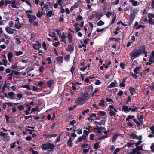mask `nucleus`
<instances>
[{
    "mask_svg": "<svg viewBox=\"0 0 154 154\" xmlns=\"http://www.w3.org/2000/svg\"><path fill=\"white\" fill-rule=\"evenodd\" d=\"M75 67L74 65H73L71 68L70 72L72 74H73L75 70Z\"/></svg>",
    "mask_w": 154,
    "mask_h": 154,
    "instance_id": "nucleus-52",
    "label": "nucleus"
},
{
    "mask_svg": "<svg viewBox=\"0 0 154 154\" xmlns=\"http://www.w3.org/2000/svg\"><path fill=\"white\" fill-rule=\"evenodd\" d=\"M22 87L24 88H26L28 90H30L31 89V88L29 85H22Z\"/></svg>",
    "mask_w": 154,
    "mask_h": 154,
    "instance_id": "nucleus-36",
    "label": "nucleus"
},
{
    "mask_svg": "<svg viewBox=\"0 0 154 154\" xmlns=\"http://www.w3.org/2000/svg\"><path fill=\"white\" fill-rule=\"evenodd\" d=\"M118 85V83L117 81L115 80L114 82H112L111 84L108 86V88H112L113 87H116Z\"/></svg>",
    "mask_w": 154,
    "mask_h": 154,
    "instance_id": "nucleus-8",
    "label": "nucleus"
},
{
    "mask_svg": "<svg viewBox=\"0 0 154 154\" xmlns=\"http://www.w3.org/2000/svg\"><path fill=\"white\" fill-rule=\"evenodd\" d=\"M141 27H142L143 28H144L145 27V26H143L142 25H139L135 29H139Z\"/></svg>",
    "mask_w": 154,
    "mask_h": 154,
    "instance_id": "nucleus-54",
    "label": "nucleus"
},
{
    "mask_svg": "<svg viewBox=\"0 0 154 154\" xmlns=\"http://www.w3.org/2000/svg\"><path fill=\"white\" fill-rule=\"evenodd\" d=\"M141 67H136L134 70V73L139 74V72H138L139 71V70L141 68Z\"/></svg>",
    "mask_w": 154,
    "mask_h": 154,
    "instance_id": "nucleus-31",
    "label": "nucleus"
},
{
    "mask_svg": "<svg viewBox=\"0 0 154 154\" xmlns=\"http://www.w3.org/2000/svg\"><path fill=\"white\" fill-rule=\"evenodd\" d=\"M2 61L4 65L6 66L7 65L8 61L6 59H3Z\"/></svg>",
    "mask_w": 154,
    "mask_h": 154,
    "instance_id": "nucleus-46",
    "label": "nucleus"
},
{
    "mask_svg": "<svg viewBox=\"0 0 154 154\" xmlns=\"http://www.w3.org/2000/svg\"><path fill=\"white\" fill-rule=\"evenodd\" d=\"M108 111H109V112L110 116H113L116 115V112L113 110L110 109H109L108 110Z\"/></svg>",
    "mask_w": 154,
    "mask_h": 154,
    "instance_id": "nucleus-24",
    "label": "nucleus"
},
{
    "mask_svg": "<svg viewBox=\"0 0 154 154\" xmlns=\"http://www.w3.org/2000/svg\"><path fill=\"white\" fill-rule=\"evenodd\" d=\"M6 135H8V134H6L5 133H3L2 132H0V136L3 137H5Z\"/></svg>",
    "mask_w": 154,
    "mask_h": 154,
    "instance_id": "nucleus-50",
    "label": "nucleus"
},
{
    "mask_svg": "<svg viewBox=\"0 0 154 154\" xmlns=\"http://www.w3.org/2000/svg\"><path fill=\"white\" fill-rule=\"evenodd\" d=\"M122 111H123L125 113H128L129 112L128 107L126 105L123 106L122 108Z\"/></svg>",
    "mask_w": 154,
    "mask_h": 154,
    "instance_id": "nucleus-25",
    "label": "nucleus"
},
{
    "mask_svg": "<svg viewBox=\"0 0 154 154\" xmlns=\"http://www.w3.org/2000/svg\"><path fill=\"white\" fill-rule=\"evenodd\" d=\"M60 44L59 42H55L52 44V45L55 47H57Z\"/></svg>",
    "mask_w": 154,
    "mask_h": 154,
    "instance_id": "nucleus-62",
    "label": "nucleus"
},
{
    "mask_svg": "<svg viewBox=\"0 0 154 154\" xmlns=\"http://www.w3.org/2000/svg\"><path fill=\"white\" fill-rule=\"evenodd\" d=\"M54 82V80L51 79L47 81L46 85L48 87L50 88L51 87V85L53 84Z\"/></svg>",
    "mask_w": 154,
    "mask_h": 154,
    "instance_id": "nucleus-11",
    "label": "nucleus"
},
{
    "mask_svg": "<svg viewBox=\"0 0 154 154\" xmlns=\"http://www.w3.org/2000/svg\"><path fill=\"white\" fill-rule=\"evenodd\" d=\"M46 15L48 17H51L54 15V12L52 10L49 11L46 14Z\"/></svg>",
    "mask_w": 154,
    "mask_h": 154,
    "instance_id": "nucleus-22",
    "label": "nucleus"
},
{
    "mask_svg": "<svg viewBox=\"0 0 154 154\" xmlns=\"http://www.w3.org/2000/svg\"><path fill=\"white\" fill-rule=\"evenodd\" d=\"M8 96L10 97V99H14L15 98V96L14 93L13 92H10L8 93Z\"/></svg>",
    "mask_w": 154,
    "mask_h": 154,
    "instance_id": "nucleus-15",
    "label": "nucleus"
},
{
    "mask_svg": "<svg viewBox=\"0 0 154 154\" xmlns=\"http://www.w3.org/2000/svg\"><path fill=\"white\" fill-rule=\"evenodd\" d=\"M105 100L106 101L109 102H112L114 103L113 101L111 99V98H105Z\"/></svg>",
    "mask_w": 154,
    "mask_h": 154,
    "instance_id": "nucleus-58",
    "label": "nucleus"
},
{
    "mask_svg": "<svg viewBox=\"0 0 154 154\" xmlns=\"http://www.w3.org/2000/svg\"><path fill=\"white\" fill-rule=\"evenodd\" d=\"M76 84L74 83H73L72 84V88L74 90H75L76 89Z\"/></svg>",
    "mask_w": 154,
    "mask_h": 154,
    "instance_id": "nucleus-55",
    "label": "nucleus"
},
{
    "mask_svg": "<svg viewBox=\"0 0 154 154\" xmlns=\"http://www.w3.org/2000/svg\"><path fill=\"white\" fill-rule=\"evenodd\" d=\"M44 69L45 68L43 66H40L38 69L39 72L40 73L43 72Z\"/></svg>",
    "mask_w": 154,
    "mask_h": 154,
    "instance_id": "nucleus-42",
    "label": "nucleus"
},
{
    "mask_svg": "<svg viewBox=\"0 0 154 154\" xmlns=\"http://www.w3.org/2000/svg\"><path fill=\"white\" fill-rule=\"evenodd\" d=\"M120 135L119 134H115L112 137V142H114L117 140L119 135Z\"/></svg>",
    "mask_w": 154,
    "mask_h": 154,
    "instance_id": "nucleus-19",
    "label": "nucleus"
},
{
    "mask_svg": "<svg viewBox=\"0 0 154 154\" xmlns=\"http://www.w3.org/2000/svg\"><path fill=\"white\" fill-rule=\"evenodd\" d=\"M37 43L36 44H33V48L35 49L38 50H39V49L38 48L35 47V46H37L38 47L41 48L42 47V45L40 43H39L38 41H37L36 42Z\"/></svg>",
    "mask_w": 154,
    "mask_h": 154,
    "instance_id": "nucleus-9",
    "label": "nucleus"
},
{
    "mask_svg": "<svg viewBox=\"0 0 154 154\" xmlns=\"http://www.w3.org/2000/svg\"><path fill=\"white\" fill-rule=\"evenodd\" d=\"M143 146H137L136 148H134L133 149H135V150L139 151V150H140L142 151H144V149H143Z\"/></svg>",
    "mask_w": 154,
    "mask_h": 154,
    "instance_id": "nucleus-34",
    "label": "nucleus"
},
{
    "mask_svg": "<svg viewBox=\"0 0 154 154\" xmlns=\"http://www.w3.org/2000/svg\"><path fill=\"white\" fill-rule=\"evenodd\" d=\"M104 29H105L104 28H103L102 29L97 28L96 30V31L97 32H103L104 31Z\"/></svg>",
    "mask_w": 154,
    "mask_h": 154,
    "instance_id": "nucleus-51",
    "label": "nucleus"
},
{
    "mask_svg": "<svg viewBox=\"0 0 154 154\" xmlns=\"http://www.w3.org/2000/svg\"><path fill=\"white\" fill-rule=\"evenodd\" d=\"M56 60L58 63L61 64L63 63V58L62 56H58L56 57Z\"/></svg>",
    "mask_w": 154,
    "mask_h": 154,
    "instance_id": "nucleus-10",
    "label": "nucleus"
},
{
    "mask_svg": "<svg viewBox=\"0 0 154 154\" xmlns=\"http://www.w3.org/2000/svg\"><path fill=\"white\" fill-rule=\"evenodd\" d=\"M13 56L12 53L11 52H9L7 54L9 62L12 61V58Z\"/></svg>",
    "mask_w": 154,
    "mask_h": 154,
    "instance_id": "nucleus-14",
    "label": "nucleus"
},
{
    "mask_svg": "<svg viewBox=\"0 0 154 154\" xmlns=\"http://www.w3.org/2000/svg\"><path fill=\"white\" fill-rule=\"evenodd\" d=\"M72 140H73L74 139H72L71 137H70L67 142V145L70 147H72L73 144Z\"/></svg>",
    "mask_w": 154,
    "mask_h": 154,
    "instance_id": "nucleus-12",
    "label": "nucleus"
},
{
    "mask_svg": "<svg viewBox=\"0 0 154 154\" xmlns=\"http://www.w3.org/2000/svg\"><path fill=\"white\" fill-rule=\"evenodd\" d=\"M77 105H75L73 106L72 107H70L68 109L69 111H71L75 109L77 107Z\"/></svg>",
    "mask_w": 154,
    "mask_h": 154,
    "instance_id": "nucleus-40",
    "label": "nucleus"
},
{
    "mask_svg": "<svg viewBox=\"0 0 154 154\" xmlns=\"http://www.w3.org/2000/svg\"><path fill=\"white\" fill-rule=\"evenodd\" d=\"M26 15L28 18L29 22L31 24H32L33 21L36 19V17L35 15H31L29 13H27Z\"/></svg>",
    "mask_w": 154,
    "mask_h": 154,
    "instance_id": "nucleus-5",
    "label": "nucleus"
},
{
    "mask_svg": "<svg viewBox=\"0 0 154 154\" xmlns=\"http://www.w3.org/2000/svg\"><path fill=\"white\" fill-rule=\"evenodd\" d=\"M112 15V12L110 11H108L107 12L106 15L107 17L108 18H110V16L111 15Z\"/></svg>",
    "mask_w": 154,
    "mask_h": 154,
    "instance_id": "nucleus-53",
    "label": "nucleus"
},
{
    "mask_svg": "<svg viewBox=\"0 0 154 154\" xmlns=\"http://www.w3.org/2000/svg\"><path fill=\"white\" fill-rule=\"evenodd\" d=\"M94 130H95V132H97L100 134H101L102 132L101 131V128L98 127L97 128H94Z\"/></svg>",
    "mask_w": 154,
    "mask_h": 154,
    "instance_id": "nucleus-18",
    "label": "nucleus"
},
{
    "mask_svg": "<svg viewBox=\"0 0 154 154\" xmlns=\"http://www.w3.org/2000/svg\"><path fill=\"white\" fill-rule=\"evenodd\" d=\"M135 16V14L134 15L133 17L131 16L129 17V22L128 23V25H131L132 24V23L134 20V18Z\"/></svg>",
    "mask_w": 154,
    "mask_h": 154,
    "instance_id": "nucleus-29",
    "label": "nucleus"
},
{
    "mask_svg": "<svg viewBox=\"0 0 154 154\" xmlns=\"http://www.w3.org/2000/svg\"><path fill=\"white\" fill-rule=\"evenodd\" d=\"M42 47L45 50H47L46 45L45 42H43L42 44Z\"/></svg>",
    "mask_w": 154,
    "mask_h": 154,
    "instance_id": "nucleus-56",
    "label": "nucleus"
},
{
    "mask_svg": "<svg viewBox=\"0 0 154 154\" xmlns=\"http://www.w3.org/2000/svg\"><path fill=\"white\" fill-rule=\"evenodd\" d=\"M99 143H95L94 146L93 148L94 149H97L99 148Z\"/></svg>",
    "mask_w": 154,
    "mask_h": 154,
    "instance_id": "nucleus-48",
    "label": "nucleus"
},
{
    "mask_svg": "<svg viewBox=\"0 0 154 154\" xmlns=\"http://www.w3.org/2000/svg\"><path fill=\"white\" fill-rule=\"evenodd\" d=\"M103 14L101 13H99L97 12H95L94 14H92L90 16V17L91 19L93 18L96 17L99 18L98 19H100L102 17Z\"/></svg>",
    "mask_w": 154,
    "mask_h": 154,
    "instance_id": "nucleus-6",
    "label": "nucleus"
},
{
    "mask_svg": "<svg viewBox=\"0 0 154 154\" xmlns=\"http://www.w3.org/2000/svg\"><path fill=\"white\" fill-rule=\"evenodd\" d=\"M99 114L101 116H103L106 115V113L104 111H99Z\"/></svg>",
    "mask_w": 154,
    "mask_h": 154,
    "instance_id": "nucleus-41",
    "label": "nucleus"
},
{
    "mask_svg": "<svg viewBox=\"0 0 154 154\" xmlns=\"http://www.w3.org/2000/svg\"><path fill=\"white\" fill-rule=\"evenodd\" d=\"M89 132H88L86 130H84L83 131V134L82 135H85V136H88Z\"/></svg>",
    "mask_w": 154,
    "mask_h": 154,
    "instance_id": "nucleus-44",
    "label": "nucleus"
},
{
    "mask_svg": "<svg viewBox=\"0 0 154 154\" xmlns=\"http://www.w3.org/2000/svg\"><path fill=\"white\" fill-rule=\"evenodd\" d=\"M116 19V15L115 14L114 15V16L113 17L112 20V21H111V25H112L113 24H114L115 23V21Z\"/></svg>",
    "mask_w": 154,
    "mask_h": 154,
    "instance_id": "nucleus-43",
    "label": "nucleus"
},
{
    "mask_svg": "<svg viewBox=\"0 0 154 154\" xmlns=\"http://www.w3.org/2000/svg\"><path fill=\"white\" fill-rule=\"evenodd\" d=\"M135 144L134 141L133 140H130L129 142L127 143L126 145H124V147H125L127 146L128 148H129L131 147V146H132Z\"/></svg>",
    "mask_w": 154,
    "mask_h": 154,
    "instance_id": "nucleus-13",
    "label": "nucleus"
},
{
    "mask_svg": "<svg viewBox=\"0 0 154 154\" xmlns=\"http://www.w3.org/2000/svg\"><path fill=\"white\" fill-rule=\"evenodd\" d=\"M36 34L34 32H32L31 34V38L30 40L31 41H33L34 40L35 38V35Z\"/></svg>",
    "mask_w": 154,
    "mask_h": 154,
    "instance_id": "nucleus-33",
    "label": "nucleus"
},
{
    "mask_svg": "<svg viewBox=\"0 0 154 154\" xmlns=\"http://www.w3.org/2000/svg\"><path fill=\"white\" fill-rule=\"evenodd\" d=\"M23 25V24H20V25H19L18 24H16L14 25V27L15 28L19 29H20Z\"/></svg>",
    "mask_w": 154,
    "mask_h": 154,
    "instance_id": "nucleus-35",
    "label": "nucleus"
},
{
    "mask_svg": "<svg viewBox=\"0 0 154 154\" xmlns=\"http://www.w3.org/2000/svg\"><path fill=\"white\" fill-rule=\"evenodd\" d=\"M16 5H17V3H16V0H12V2L11 5V7L13 8H17V7L16 6Z\"/></svg>",
    "mask_w": 154,
    "mask_h": 154,
    "instance_id": "nucleus-23",
    "label": "nucleus"
},
{
    "mask_svg": "<svg viewBox=\"0 0 154 154\" xmlns=\"http://www.w3.org/2000/svg\"><path fill=\"white\" fill-rule=\"evenodd\" d=\"M86 100L81 97H78L75 101V103H76L77 105H82L84 104Z\"/></svg>",
    "mask_w": 154,
    "mask_h": 154,
    "instance_id": "nucleus-3",
    "label": "nucleus"
},
{
    "mask_svg": "<svg viewBox=\"0 0 154 154\" xmlns=\"http://www.w3.org/2000/svg\"><path fill=\"white\" fill-rule=\"evenodd\" d=\"M130 137H131L133 139H135L137 138L138 137L137 136L133 133H131L129 134Z\"/></svg>",
    "mask_w": 154,
    "mask_h": 154,
    "instance_id": "nucleus-28",
    "label": "nucleus"
},
{
    "mask_svg": "<svg viewBox=\"0 0 154 154\" xmlns=\"http://www.w3.org/2000/svg\"><path fill=\"white\" fill-rule=\"evenodd\" d=\"M70 57V55H68L65 57V60L67 61H69V60Z\"/></svg>",
    "mask_w": 154,
    "mask_h": 154,
    "instance_id": "nucleus-61",
    "label": "nucleus"
},
{
    "mask_svg": "<svg viewBox=\"0 0 154 154\" xmlns=\"http://www.w3.org/2000/svg\"><path fill=\"white\" fill-rule=\"evenodd\" d=\"M43 146H42V148L43 150H45L47 149H50L51 150H53L55 147V146L53 143H51L47 142L46 143L42 144Z\"/></svg>",
    "mask_w": 154,
    "mask_h": 154,
    "instance_id": "nucleus-2",
    "label": "nucleus"
},
{
    "mask_svg": "<svg viewBox=\"0 0 154 154\" xmlns=\"http://www.w3.org/2000/svg\"><path fill=\"white\" fill-rule=\"evenodd\" d=\"M94 134H92L90 135V139L91 140H94Z\"/></svg>",
    "mask_w": 154,
    "mask_h": 154,
    "instance_id": "nucleus-60",
    "label": "nucleus"
},
{
    "mask_svg": "<svg viewBox=\"0 0 154 154\" xmlns=\"http://www.w3.org/2000/svg\"><path fill=\"white\" fill-rule=\"evenodd\" d=\"M142 53V49L140 48L136 51L135 49H134L129 54L130 56L131 57H133L134 59L139 56Z\"/></svg>",
    "mask_w": 154,
    "mask_h": 154,
    "instance_id": "nucleus-1",
    "label": "nucleus"
},
{
    "mask_svg": "<svg viewBox=\"0 0 154 154\" xmlns=\"http://www.w3.org/2000/svg\"><path fill=\"white\" fill-rule=\"evenodd\" d=\"M100 102L99 103V105L100 106L102 107H104L105 104L103 103L105 102L104 100L103 99H101L100 101Z\"/></svg>",
    "mask_w": 154,
    "mask_h": 154,
    "instance_id": "nucleus-32",
    "label": "nucleus"
},
{
    "mask_svg": "<svg viewBox=\"0 0 154 154\" xmlns=\"http://www.w3.org/2000/svg\"><path fill=\"white\" fill-rule=\"evenodd\" d=\"M15 54L16 56H18L23 54V52L22 51H15Z\"/></svg>",
    "mask_w": 154,
    "mask_h": 154,
    "instance_id": "nucleus-38",
    "label": "nucleus"
},
{
    "mask_svg": "<svg viewBox=\"0 0 154 154\" xmlns=\"http://www.w3.org/2000/svg\"><path fill=\"white\" fill-rule=\"evenodd\" d=\"M6 31L9 34H13L14 33L15 29H12L10 27H7L5 28Z\"/></svg>",
    "mask_w": 154,
    "mask_h": 154,
    "instance_id": "nucleus-7",
    "label": "nucleus"
},
{
    "mask_svg": "<svg viewBox=\"0 0 154 154\" xmlns=\"http://www.w3.org/2000/svg\"><path fill=\"white\" fill-rule=\"evenodd\" d=\"M150 148L152 151L153 152H154V143L151 144L150 146Z\"/></svg>",
    "mask_w": 154,
    "mask_h": 154,
    "instance_id": "nucleus-64",
    "label": "nucleus"
},
{
    "mask_svg": "<svg viewBox=\"0 0 154 154\" xmlns=\"http://www.w3.org/2000/svg\"><path fill=\"white\" fill-rule=\"evenodd\" d=\"M74 50V46L72 45H69L67 49V51L71 52Z\"/></svg>",
    "mask_w": 154,
    "mask_h": 154,
    "instance_id": "nucleus-27",
    "label": "nucleus"
},
{
    "mask_svg": "<svg viewBox=\"0 0 154 154\" xmlns=\"http://www.w3.org/2000/svg\"><path fill=\"white\" fill-rule=\"evenodd\" d=\"M140 48L142 49V53H143L145 54V57H147V52L145 51V46H142L140 47Z\"/></svg>",
    "mask_w": 154,
    "mask_h": 154,
    "instance_id": "nucleus-20",
    "label": "nucleus"
},
{
    "mask_svg": "<svg viewBox=\"0 0 154 154\" xmlns=\"http://www.w3.org/2000/svg\"><path fill=\"white\" fill-rule=\"evenodd\" d=\"M68 38L69 43H72L73 42L72 35L70 32H69L68 34Z\"/></svg>",
    "mask_w": 154,
    "mask_h": 154,
    "instance_id": "nucleus-21",
    "label": "nucleus"
},
{
    "mask_svg": "<svg viewBox=\"0 0 154 154\" xmlns=\"http://www.w3.org/2000/svg\"><path fill=\"white\" fill-rule=\"evenodd\" d=\"M137 90V89L135 88L132 87H131L129 89V91L131 95H134V93H136V91Z\"/></svg>",
    "mask_w": 154,
    "mask_h": 154,
    "instance_id": "nucleus-17",
    "label": "nucleus"
},
{
    "mask_svg": "<svg viewBox=\"0 0 154 154\" xmlns=\"http://www.w3.org/2000/svg\"><path fill=\"white\" fill-rule=\"evenodd\" d=\"M136 150H135V149H133L131 152L128 153L127 154H136Z\"/></svg>",
    "mask_w": 154,
    "mask_h": 154,
    "instance_id": "nucleus-63",
    "label": "nucleus"
},
{
    "mask_svg": "<svg viewBox=\"0 0 154 154\" xmlns=\"http://www.w3.org/2000/svg\"><path fill=\"white\" fill-rule=\"evenodd\" d=\"M81 95H82V97L83 98L85 99L88 97V94L87 93H85L83 92L81 93Z\"/></svg>",
    "mask_w": 154,
    "mask_h": 154,
    "instance_id": "nucleus-30",
    "label": "nucleus"
},
{
    "mask_svg": "<svg viewBox=\"0 0 154 154\" xmlns=\"http://www.w3.org/2000/svg\"><path fill=\"white\" fill-rule=\"evenodd\" d=\"M104 24V22L101 20H100L97 23V25L98 26H102Z\"/></svg>",
    "mask_w": 154,
    "mask_h": 154,
    "instance_id": "nucleus-39",
    "label": "nucleus"
},
{
    "mask_svg": "<svg viewBox=\"0 0 154 154\" xmlns=\"http://www.w3.org/2000/svg\"><path fill=\"white\" fill-rule=\"evenodd\" d=\"M125 66V64L122 62H121L120 64V66L122 69H124Z\"/></svg>",
    "mask_w": 154,
    "mask_h": 154,
    "instance_id": "nucleus-45",
    "label": "nucleus"
},
{
    "mask_svg": "<svg viewBox=\"0 0 154 154\" xmlns=\"http://www.w3.org/2000/svg\"><path fill=\"white\" fill-rule=\"evenodd\" d=\"M46 60L48 61V63L49 64H51L52 62L50 57H48L47 58Z\"/></svg>",
    "mask_w": 154,
    "mask_h": 154,
    "instance_id": "nucleus-57",
    "label": "nucleus"
},
{
    "mask_svg": "<svg viewBox=\"0 0 154 154\" xmlns=\"http://www.w3.org/2000/svg\"><path fill=\"white\" fill-rule=\"evenodd\" d=\"M83 20V17H82L80 15H78L76 19V21H81Z\"/></svg>",
    "mask_w": 154,
    "mask_h": 154,
    "instance_id": "nucleus-37",
    "label": "nucleus"
},
{
    "mask_svg": "<svg viewBox=\"0 0 154 154\" xmlns=\"http://www.w3.org/2000/svg\"><path fill=\"white\" fill-rule=\"evenodd\" d=\"M45 138H51L52 137H55L57 136L56 134H47L45 135Z\"/></svg>",
    "mask_w": 154,
    "mask_h": 154,
    "instance_id": "nucleus-26",
    "label": "nucleus"
},
{
    "mask_svg": "<svg viewBox=\"0 0 154 154\" xmlns=\"http://www.w3.org/2000/svg\"><path fill=\"white\" fill-rule=\"evenodd\" d=\"M18 109L20 111L23 110V111L24 110V107L23 105H21L20 106L18 107Z\"/></svg>",
    "mask_w": 154,
    "mask_h": 154,
    "instance_id": "nucleus-49",
    "label": "nucleus"
},
{
    "mask_svg": "<svg viewBox=\"0 0 154 154\" xmlns=\"http://www.w3.org/2000/svg\"><path fill=\"white\" fill-rule=\"evenodd\" d=\"M148 17L149 19V23L154 26V14L150 13H148Z\"/></svg>",
    "mask_w": 154,
    "mask_h": 154,
    "instance_id": "nucleus-4",
    "label": "nucleus"
},
{
    "mask_svg": "<svg viewBox=\"0 0 154 154\" xmlns=\"http://www.w3.org/2000/svg\"><path fill=\"white\" fill-rule=\"evenodd\" d=\"M60 134L59 136L57 137V139L55 141V143H57L58 142H59L60 140Z\"/></svg>",
    "mask_w": 154,
    "mask_h": 154,
    "instance_id": "nucleus-59",
    "label": "nucleus"
},
{
    "mask_svg": "<svg viewBox=\"0 0 154 154\" xmlns=\"http://www.w3.org/2000/svg\"><path fill=\"white\" fill-rule=\"evenodd\" d=\"M130 2L131 3L132 6H137L139 5V3L135 0H129Z\"/></svg>",
    "mask_w": 154,
    "mask_h": 154,
    "instance_id": "nucleus-16",
    "label": "nucleus"
},
{
    "mask_svg": "<svg viewBox=\"0 0 154 154\" xmlns=\"http://www.w3.org/2000/svg\"><path fill=\"white\" fill-rule=\"evenodd\" d=\"M16 142H14L10 145V148L11 149H13L15 148L16 146L15 145Z\"/></svg>",
    "mask_w": 154,
    "mask_h": 154,
    "instance_id": "nucleus-47",
    "label": "nucleus"
}]
</instances>
